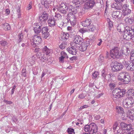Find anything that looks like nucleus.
<instances>
[{
    "label": "nucleus",
    "instance_id": "obj_1",
    "mask_svg": "<svg viewBox=\"0 0 134 134\" xmlns=\"http://www.w3.org/2000/svg\"><path fill=\"white\" fill-rule=\"evenodd\" d=\"M134 27L132 26L131 27L129 26L126 27L123 33V37L125 39L129 40L132 39L134 42Z\"/></svg>",
    "mask_w": 134,
    "mask_h": 134
},
{
    "label": "nucleus",
    "instance_id": "obj_2",
    "mask_svg": "<svg viewBox=\"0 0 134 134\" xmlns=\"http://www.w3.org/2000/svg\"><path fill=\"white\" fill-rule=\"evenodd\" d=\"M125 93V90H120L118 88H115L112 92L113 97L116 98H119L122 97Z\"/></svg>",
    "mask_w": 134,
    "mask_h": 134
},
{
    "label": "nucleus",
    "instance_id": "obj_3",
    "mask_svg": "<svg viewBox=\"0 0 134 134\" xmlns=\"http://www.w3.org/2000/svg\"><path fill=\"white\" fill-rule=\"evenodd\" d=\"M123 106L126 108H130L134 106V100L132 97L127 98L123 100Z\"/></svg>",
    "mask_w": 134,
    "mask_h": 134
},
{
    "label": "nucleus",
    "instance_id": "obj_4",
    "mask_svg": "<svg viewBox=\"0 0 134 134\" xmlns=\"http://www.w3.org/2000/svg\"><path fill=\"white\" fill-rule=\"evenodd\" d=\"M110 54L111 57L114 59L119 58L122 55L119 48L117 47H114L110 50Z\"/></svg>",
    "mask_w": 134,
    "mask_h": 134
},
{
    "label": "nucleus",
    "instance_id": "obj_5",
    "mask_svg": "<svg viewBox=\"0 0 134 134\" xmlns=\"http://www.w3.org/2000/svg\"><path fill=\"white\" fill-rule=\"evenodd\" d=\"M112 67V70L113 71L116 72L121 70L123 68V66L121 63L115 62H112L111 64Z\"/></svg>",
    "mask_w": 134,
    "mask_h": 134
},
{
    "label": "nucleus",
    "instance_id": "obj_6",
    "mask_svg": "<svg viewBox=\"0 0 134 134\" xmlns=\"http://www.w3.org/2000/svg\"><path fill=\"white\" fill-rule=\"evenodd\" d=\"M58 10L62 14H66L67 12L68 11V5L66 3H61L59 8Z\"/></svg>",
    "mask_w": 134,
    "mask_h": 134
},
{
    "label": "nucleus",
    "instance_id": "obj_7",
    "mask_svg": "<svg viewBox=\"0 0 134 134\" xmlns=\"http://www.w3.org/2000/svg\"><path fill=\"white\" fill-rule=\"evenodd\" d=\"M111 15L113 19L117 20L121 19L123 18L122 17L123 14L119 11H114L112 12Z\"/></svg>",
    "mask_w": 134,
    "mask_h": 134
},
{
    "label": "nucleus",
    "instance_id": "obj_8",
    "mask_svg": "<svg viewBox=\"0 0 134 134\" xmlns=\"http://www.w3.org/2000/svg\"><path fill=\"white\" fill-rule=\"evenodd\" d=\"M69 14H68L67 15L66 19L67 20V22H70L71 24L73 26H74L76 23V19L75 16L74 15L71 14L70 15Z\"/></svg>",
    "mask_w": 134,
    "mask_h": 134
},
{
    "label": "nucleus",
    "instance_id": "obj_9",
    "mask_svg": "<svg viewBox=\"0 0 134 134\" xmlns=\"http://www.w3.org/2000/svg\"><path fill=\"white\" fill-rule=\"evenodd\" d=\"M113 76H110V77L108 80L107 84L109 85L111 89H112L116 86V81L114 80Z\"/></svg>",
    "mask_w": 134,
    "mask_h": 134
},
{
    "label": "nucleus",
    "instance_id": "obj_10",
    "mask_svg": "<svg viewBox=\"0 0 134 134\" xmlns=\"http://www.w3.org/2000/svg\"><path fill=\"white\" fill-rule=\"evenodd\" d=\"M84 4V9H85L92 8L95 4L94 0H86Z\"/></svg>",
    "mask_w": 134,
    "mask_h": 134
},
{
    "label": "nucleus",
    "instance_id": "obj_11",
    "mask_svg": "<svg viewBox=\"0 0 134 134\" xmlns=\"http://www.w3.org/2000/svg\"><path fill=\"white\" fill-rule=\"evenodd\" d=\"M91 129L90 132L85 133L84 134H95L97 132L98 127L94 123L91 124Z\"/></svg>",
    "mask_w": 134,
    "mask_h": 134
},
{
    "label": "nucleus",
    "instance_id": "obj_12",
    "mask_svg": "<svg viewBox=\"0 0 134 134\" xmlns=\"http://www.w3.org/2000/svg\"><path fill=\"white\" fill-rule=\"evenodd\" d=\"M115 3H114L111 5L112 8L117 10H121L122 8L123 5L121 2L115 1Z\"/></svg>",
    "mask_w": 134,
    "mask_h": 134
},
{
    "label": "nucleus",
    "instance_id": "obj_13",
    "mask_svg": "<svg viewBox=\"0 0 134 134\" xmlns=\"http://www.w3.org/2000/svg\"><path fill=\"white\" fill-rule=\"evenodd\" d=\"M83 40L80 36L76 35L74 38V42L75 43L74 45L76 44H83Z\"/></svg>",
    "mask_w": 134,
    "mask_h": 134
},
{
    "label": "nucleus",
    "instance_id": "obj_14",
    "mask_svg": "<svg viewBox=\"0 0 134 134\" xmlns=\"http://www.w3.org/2000/svg\"><path fill=\"white\" fill-rule=\"evenodd\" d=\"M129 5L126 4L123 5L122 7L123 10V15L125 16L129 14L131 12V10L128 8Z\"/></svg>",
    "mask_w": 134,
    "mask_h": 134
},
{
    "label": "nucleus",
    "instance_id": "obj_15",
    "mask_svg": "<svg viewBox=\"0 0 134 134\" xmlns=\"http://www.w3.org/2000/svg\"><path fill=\"white\" fill-rule=\"evenodd\" d=\"M68 12H69V14H71V13L73 15L74 14H76L77 12V10L76 8V7H75L73 5H70V4H68Z\"/></svg>",
    "mask_w": 134,
    "mask_h": 134
},
{
    "label": "nucleus",
    "instance_id": "obj_16",
    "mask_svg": "<svg viewBox=\"0 0 134 134\" xmlns=\"http://www.w3.org/2000/svg\"><path fill=\"white\" fill-rule=\"evenodd\" d=\"M77 48L76 45H74V46H72L70 48H67V51L70 54L73 55H75L77 52L76 48Z\"/></svg>",
    "mask_w": 134,
    "mask_h": 134
},
{
    "label": "nucleus",
    "instance_id": "obj_17",
    "mask_svg": "<svg viewBox=\"0 0 134 134\" xmlns=\"http://www.w3.org/2000/svg\"><path fill=\"white\" fill-rule=\"evenodd\" d=\"M42 25L40 23H35L34 25V30L35 33H39L41 31Z\"/></svg>",
    "mask_w": 134,
    "mask_h": 134
},
{
    "label": "nucleus",
    "instance_id": "obj_18",
    "mask_svg": "<svg viewBox=\"0 0 134 134\" xmlns=\"http://www.w3.org/2000/svg\"><path fill=\"white\" fill-rule=\"evenodd\" d=\"M52 1V0H42L41 4L46 8H48L51 5L50 4Z\"/></svg>",
    "mask_w": 134,
    "mask_h": 134
},
{
    "label": "nucleus",
    "instance_id": "obj_19",
    "mask_svg": "<svg viewBox=\"0 0 134 134\" xmlns=\"http://www.w3.org/2000/svg\"><path fill=\"white\" fill-rule=\"evenodd\" d=\"M127 115H128V117L132 121H134V110H128L127 112Z\"/></svg>",
    "mask_w": 134,
    "mask_h": 134
},
{
    "label": "nucleus",
    "instance_id": "obj_20",
    "mask_svg": "<svg viewBox=\"0 0 134 134\" xmlns=\"http://www.w3.org/2000/svg\"><path fill=\"white\" fill-rule=\"evenodd\" d=\"M34 43L39 44L41 41V38L40 36L35 35L33 37Z\"/></svg>",
    "mask_w": 134,
    "mask_h": 134
},
{
    "label": "nucleus",
    "instance_id": "obj_21",
    "mask_svg": "<svg viewBox=\"0 0 134 134\" xmlns=\"http://www.w3.org/2000/svg\"><path fill=\"white\" fill-rule=\"evenodd\" d=\"M128 72L125 71H123L121 72L118 76V79L119 80L122 81L123 80H124V79L127 75V74H128Z\"/></svg>",
    "mask_w": 134,
    "mask_h": 134
},
{
    "label": "nucleus",
    "instance_id": "obj_22",
    "mask_svg": "<svg viewBox=\"0 0 134 134\" xmlns=\"http://www.w3.org/2000/svg\"><path fill=\"white\" fill-rule=\"evenodd\" d=\"M55 21L54 18H49L47 21L49 26L51 27L54 26L55 25Z\"/></svg>",
    "mask_w": 134,
    "mask_h": 134
},
{
    "label": "nucleus",
    "instance_id": "obj_23",
    "mask_svg": "<svg viewBox=\"0 0 134 134\" xmlns=\"http://www.w3.org/2000/svg\"><path fill=\"white\" fill-rule=\"evenodd\" d=\"M102 80L104 82H105L107 80L106 77H108V75L107 74V73L103 69L102 71Z\"/></svg>",
    "mask_w": 134,
    "mask_h": 134
},
{
    "label": "nucleus",
    "instance_id": "obj_24",
    "mask_svg": "<svg viewBox=\"0 0 134 134\" xmlns=\"http://www.w3.org/2000/svg\"><path fill=\"white\" fill-rule=\"evenodd\" d=\"M124 79L122 81L124 82L125 84H127L130 81L131 78L128 73L127 74V75Z\"/></svg>",
    "mask_w": 134,
    "mask_h": 134
},
{
    "label": "nucleus",
    "instance_id": "obj_25",
    "mask_svg": "<svg viewBox=\"0 0 134 134\" xmlns=\"http://www.w3.org/2000/svg\"><path fill=\"white\" fill-rule=\"evenodd\" d=\"M91 20L90 19H86L84 21V27H87V28H89V26L91 23Z\"/></svg>",
    "mask_w": 134,
    "mask_h": 134
},
{
    "label": "nucleus",
    "instance_id": "obj_26",
    "mask_svg": "<svg viewBox=\"0 0 134 134\" xmlns=\"http://www.w3.org/2000/svg\"><path fill=\"white\" fill-rule=\"evenodd\" d=\"M69 35L67 33L64 32L63 33V35L62 37V38L63 41H66L68 40L69 37Z\"/></svg>",
    "mask_w": 134,
    "mask_h": 134
},
{
    "label": "nucleus",
    "instance_id": "obj_27",
    "mask_svg": "<svg viewBox=\"0 0 134 134\" xmlns=\"http://www.w3.org/2000/svg\"><path fill=\"white\" fill-rule=\"evenodd\" d=\"M1 25L3 26V28L5 30H9L10 29V26L8 23H6L4 24L2 23Z\"/></svg>",
    "mask_w": 134,
    "mask_h": 134
},
{
    "label": "nucleus",
    "instance_id": "obj_28",
    "mask_svg": "<svg viewBox=\"0 0 134 134\" xmlns=\"http://www.w3.org/2000/svg\"><path fill=\"white\" fill-rule=\"evenodd\" d=\"M81 0H73L72 3H73L74 5H75L76 7H79L81 5Z\"/></svg>",
    "mask_w": 134,
    "mask_h": 134
},
{
    "label": "nucleus",
    "instance_id": "obj_29",
    "mask_svg": "<svg viewBox=\"0 0 134 134\" xmlns=\"http://www.w3.org/2000/svg\"><path fill=\"white\" fill-rule=\"evenodd\" d=\"M18 39L17 40V42L18 43H19L23 40V34L22 32L21 33H19V34L18 36Z\"/></svg>",
    "mask_w": 134,
    "mask_h": 134
},
{
    "label": "nucleus",
    "instance_id": "obj_30",
    "mask_svg": "<svg viewBox=\"0 0 134 134\" xmlns=\"http://www.w3.org/2000/svg\"><path fill=\"white\" fill-rule=\"evenodd\" d=\"M125 21L126 23H129L131 24L133 22V18L132 17L129 18V17H127L125 19Z\"/></svg>",
    "mask_w": 134,
    "mask_h": 134
},
{
    "label": "nucleus",
    "instance_id": "obj_31",
    "mask_svg": "<svg viewBox=\"0 0 134 134\" xmlns=\"http://www.w3.org/2000/svg\"><path fill=\"white\" fill-rule=\"evenodd\" d=\"M117 112L119 114H122L124 113L123 108L121 107L118 106L116 107Z\"/></svg>",
    "mask_w": 134,
    "mask_h": 134
},
{
    "label": "nucleus",
    "instance_id": "obj_32",
    "mask_svg": "<svg viewBox=\"0 0 134 134\" xmlns=\"http://www.w3.org/2000/svg\"><path fill=\"white\" fill-rule=\"evenodd\" d=\"M91 124L89 125H86L84 126V131L86 132H87V133H89V132H90V131L91 130Z\"/></svg>",
    "mask_w": 134,
    "mask_h": 134
},
{
    "label": "nucleus",
    "instance_id": "obj_33",
    "mask_svg": "<svg viewBox=\"0 0 134 134\" xmlns=\"http://www.w3.org/2000/svg\"><path fill=\"white\" fill-rule=\"evenodd\" d=\"M38 21L39 22V23H40V24L42 25L44 24L47 21V20L44 19L42 17L40 16L39 17V19L38 20Z\"/></svg>",
    "mask_w": 134,
    "mask_h": 134
},
{
    "label": "nucleus",
    "instance_id": "obj_34",
    "mask_svg": "<svg viewBox=\"0 0 134 134\" xmlns=\"http://www.w3.org/2000/svg\"><path fill=\"white\" fill-rule=\"evenodd\" d=\"M62 16L59 13H55V15L54 16V18H53L56 21L58 20H59L61 19Z\"/></svg>",
    "mask_w": 134,
    "mask_h": 134
},
{
    "label": "nucleus",
    "instance_id": "obj_35",
    "mask_svg": "<svg viewBox=\"0 0 134 134\" xmlns=\"http://www.w3.org/2000/svg\"><path fill=\"white\" fill-rule=\"evenodd\" d=\"M43 52L44 53H45L46 55H47L50 53L51 51L46 46H45L43 49Z\"/></svg>",
    "mask_w": 134,
    "mask_h": 134
},
{
    "label": "nucleus",
    "instance_id": "obj_36",
    "mask_svg": "<svg viewBox=\"0 0 134 134\" xmlns=\"http://www.w3.org/2000/svg\"><path fill=\"white\" fill-rule=\"evenodd\" d=\"M48 14L44 12H43V13L41 16H40L42 17V18L47 20L48 19Z\"/></svg>",
    "mask_w": 134,
    "mask_h": 134
},
{
    "label": "nucleus",
    "instance_id": "obj_37",
    "mask_svg": "<svg viewBox=\"0 0 134 134\" xmlns=\"http://www.w3.org/2000/svg\"><path fill=\"white\" fill-rule=\"evenodd\" d=\"M127 26H126L125 27H123V26L121 27L120 26H119L117 27V29L118 31L119 32H121L123 31V33L124 31L125 30V28Z\"/></svg>",
    "mask_w": 134,
    "mask_h": 134
},
{
    "label": "nucleus",
    "instance_id": "obj_38",
    "mask_svg": "<svg viewBox=\"0 0 134 134\" xmlns=\"http://www.w3.org/2000/svg\"><path fill=\"white\" fill-rule=\"evenodd\" d=\"M66 45V42L65 41L61 43V44L59 46V47L61 49H63L65 48Z\"/></svg>",
    "mask_w": 134,
    "mask_h": 134
},
{
    "label": "nucleus",
    "instance_id": "obj_39",
    "mask_svg": "<svg viewBox=\"0 0 134 134\" xmlns=\"http://www.w3.org/2000/svg\"><path fill=\"white\" fill-rule=\"evenodd\" d=\"M42 37L43 38L46 39L49 36V34L48 32H44L42 33Z\"/></svg>",
    "mask_w": 134,
    "mask_h": 134
},
{
    "label": "nucleus",
    "instance_id": "obj_40",
    "mask_svg": "<svg viewBox=\"0 0 134 134\" xmlns=\"http://www.w3.org/2000/svg\"><path fill=\"white\" fill-rule=\"evenodd\" d=\"M130 60L131 61L134 60V50H132L130 53Z\"/></svg>",
    "mask_w": 134,
    "mask_h": 134
},
{
    "label": "nucleus",
    "instance_id": "obj_41",
    "mask_svg": "<svg viewBox=\"0 0 134 134\" xmlns=\"http://www.w3.org/2000/svg\"><path fill=\"white\" fill-rule=\"evenodd\" d=\"M48 30L49 29L47 27L43 26L42 27L41 31H42L41 33H43L44 32H48Z\"/></svg>",
    "mask_w": 134,
    "mask_h": 134
},
{
    "label": "nucleus",
    "instance_id": "obj_42",
    "mask_svg": "<svg viewBox=\"0 0 134 134\" xmlns=\"http://www.w3.org/2000/svg\"><path fill=\"white\" fill-rule=\"evenodd\" d=\"M127 93L129 95L134 96V90L130 89L128 91Z\"/></svg>",
    "mask_w": 134,
    "mask_h": 134
},
{
    "label": "nucleus",
    "instance_id": "obj_43",
    "mask_svg": "<svg viewBox=\"0 0 134 134\" xmlns=\"http://www.w3.org/2000/svg\"><path fill=\"white\" fill-rule=\"evenodd\" d=\"M89 27H89L88 28H87L88 29H87L86 28L84 29V32H88L91 31H93L95 29V28L94 27H92L90 28Z\"/></svg>",
    "mask_w": 134,
    "mask_h": 134
},
{
    "label": "nucleus",
    "instance_id": "obj_44",
    "mask_svg": "<svg viewBox=\"0 0 134 134\" xmlns=\"http://www.w3.org/2000/svg\"><path fill=\"white\" fill-rule=\"evenodd\" d=\"M67 131L68 134H72V133H74V130L71 128H68Z\"/></svg>",
    "mask_w": 134,
    "mask_h": 134
},
{
    "label": "nucleus",
    "instance_id": "obj_45",
    "mask_svg": "<svg viewBox=\"0 0 134 134\" xmlns=\"http://www.w3.org/2000/svg\"><path fill=\"white\" fill-rule=\"evenodd\" d=\"M99 75V73L97 71H95L93 74L92 78L93 79H96L98 77V76Z\"/></svg>",
    "mask_w": 134,
    "mask_h": 134
},
{
    "label": "nucleus",
    "instance_id": "obj_46",
    "mask_svg": "<svg viewBox=\"0 0 134 134\" xmlns=\"http://www.w3.org/2000/svg\"><path fill=\"white\" fill-rule=\"evenodd\" d=\"M0 44L2 46H4L7 45V42L4 40L0 41Z\"/></svg>",
    "mask_w": 134,
    "mask_h": 134
},
{
    "label": "nucleus",
    "instance_id": "obj_47",
    "mask_svg": "<svg viewBox=\"0 0 134 134\" xmlns=\"http://www.w3.org/2000/svg\"><path fill=\"white\" fill-rule=\"evenodd\" d=\"M90 44L88 40H87L86 38L84 39V47H87Z\"/></svg>",
    "mask_w": 134,
    "mask_h": 134
},
{
    "label": "nucleus",
    "instance_id": "obj_48",
    "mask_svg": "<svg viewBox=\"0 0 134 134\" xmlns=\"http://www.w3.org/2000/svg\"><path fill=\"white\" fill-rule=\"evenodd\" d=\"M104 57L103 55H100L98 59L99 61L100 62H103L104 60Z\"/></svg>",
    "mask_w": 134,
    "mask_h": 134
},
{
    "label": "nucleus",
    "instance_id": "obj_49",
    "mask_svg": "<svg viewBox=\"0 0 134 134\" xmlns=\"http://www.w3.org/2000/svg\"><path fill=\"white\" fill-rule=\"evenodd\" d=\"M42 57H41V60L42 62H44V60H43L42 59H43L44 60H46V56L47 55H46V54H44V53L43 52L42 53Z\"/></svg>",
    "mask_w": 134,
    "mask_h": 134
},
{
    "label": "nucleus",
    "instance_id": "obj_50",
    "mask_svg": "<svg viewBox=\"0 0 134 134\" xmlns=\"http://www.w3.org/2000/svg\"><path fill=\"white\" fill-rule=\"evenodd\" d=\"M60 54L62 56L66 58L67 59L68 58V57L67 55V54L64 51H62L60 53Z\"/></svg>",
    "mask_w": 134,
    "mask_h": 134
},
{
    "label": "nucleus",
    "instance_id": "obj_51",
    "mask_svg": "<svg viewBox=\"0 0 134 134\" xmlns=\"http://www.w3.org/2000/svg\"><path fill=\"white\" fill-rule=\"evenodd\" d=\"M129 70H130L131 71L134 70V65L131 63H130V65L129 66Z\"/></svg>",
    "mask_w": 134,
    "mask_h": 134
},
{
    "label": "nucleus",
    "instance_id": "obj_52",
    "mask_svg": "<svg viewBox=\"0 0 134 134\" xmlns=\"http://www.w3.org/2000/svg\"><path fill=\"white\" fill-rule=\"evenodd\" d=\"M122 115L121 116V118L122 119V120H126L127 117H128V115L127 114H125L124 113H123V114H122Z\"/></svg>",
    "mask_w": 134,
    "mask_h": 134
},
{
    "label": "nucleus",
    "instance_id": "obj_53",
    "mask_svg": "<svg viewBox=\"0 0 134 134\" xmlns=\"http://www.w3.org/2000/svg\"><path fill=\"white\" fill-rule=\"evenodd\" d=\"M26 70L25 69H23L22 70L21 73L22 75V76H23L24 77H26Z\"/></svg>",
    "mask_w": 134,
    "mask_h": 134
},
{
    "label": "nucleus",
    "instance_id": "obj_54",
    "mask_svg": "<svg viewBox=\"0 0 134 134\" xmlns=\"http://www.w3.org/2000/svg\"><path fill=\"white\" fill-rule=\"evenodd\" d=\"M83 44H83H80V46L79 47V49L80 51H84Z\"/></svg>",
    "mask_w": 134,
    "mask_h": 134
},
{
    "label": "nucleus",
    "instance_id": "obj_55",
    "mask_svg": "<svg viewBox=\"0 0 134 134\" xmlns=\"http://www.w3.org/2000/svg\"><path fill=\"white\" fill-rule=\"evenodd\" d=\"M43 52H37L36 54V56L38 58H40L42 56V53Z\"/></svg>",
    "mask_w": 134,
    "mask_h": 134
},
{
    "label": "nucleus",
    "instance_id": "obj_56",
    "mask_svg": "<svg viewBox=\"0 0 134 134\" xmlns=\"http://www.w3.org/2000/svg\"><path fill=\"white\" fill-rule=\"evenodd\" d=\"M121 127L122 128H126L127 124L125 123L124 122H122L120 124Z\"/></svg>",
    "mask_w": 134,
    "mask_h": 134
},
{
    "label": "nucleus",
    "instance_id": "obj_57",
    "mask_svg": "<svg viewBox=\"0 0 134 134\" xmlns=\"http://www.w3.org/2000/svg\"><path fill=\"white\" fill-rule=\"evenodd\" d=\"M129 134H132L134 133V129L132 128L127 131Z\"/></svg>",
    "mask_w": 134,
    "mask_h": 134
},
{
    "label": "nucleus",
    "instance_id": "obj_58",
    "mask_svg": "<svg viewBox=\"0 0 134 134\" xmlns=\"http://www.w3.org/2000/svg\"><path fill=\"white\" fill-rule=\"evenodd\" d=\"M132 128V125L131 124H127V126L126 129L128 131Z\"/></svg>",
    "mask_w": 134,
    "mask_h": 134
},
{
    "label": "nucleus",
    "instance_id": "obj_59",
    "mask_svg": "<svg viewBox=\"0 0 134 134\" xmlns=\"http://www.w3.org/2000/svg\"><path fill=\"white\" fill-rule=\"evenodd\" d=\"M79 31L82 34L84 33V29L83 28H82L81 26H80V27H79Z\"/></svg>",
    "mask_w": 134,
    "mask_h": 134
},
{
    "label": "nucleus",
    "instance_id": "obj_60",
    "mask_svg": "<svg viewBox=\"0 0 134 134\" xmlns=\"http://www.w3.org/2000/svg\"><path fill=\"white\" fill-rule=\"evenodd\" d=\"M32 7L31 2H30L29 4L28 5V6L27 7L26 9L27 10H29Z\"/></svg>",
    "mask_w": 134,
    "mask_h": 134
},
{
    "label": "nucleus",
    "instance_id": "obj_61",
    "mask_svg": "<svg viewBox=\"0 0 134 134\" xmlns=\"http://www.w3.org/2000/svg\"><path fill=\"white\" fill-rule=\"evenodd\" d=\"M77 57L75 56H73L71 58H70V60L72 61V62H73L74 60H76V59Z\"/></svg>",
    "mask_w": 134,
    "mask_h": 134
},
{
    "label": "nucleus",
    "instance_id": "obj_62",
    "mask_svg": "<svg viewBox=\"0 0 134 134\" xmlns=\"http://www.w3.org/2000/svg\"><path fill=\"white\" fill-rule=\"evenodd\" d=\"M116 134H125V133L123 132L121 130H118L117 131Z\"/></svg>",
    "mask_w": 134,
    "mask_h": 134
},
{
    "label": "nucleus",
    "instance_id": "obj_63",
    "mask_svg": "<svg viewBox=\"0 0 134 134\" xmlns=\"http://www.w3.org/2000/svg\"><path fill=\"white\" fill-rule=\"evenodd\" d=\"M16 87V86L15 85H14L13 87V88L11 90V94L12 95L14 93V91H15V89Z\"/></svg>",
    "mask_w": 134,
    "mask_h": 134
},
{
    "label": "nucleus",
    "instance_id": "obj_64",
    "mask_svg": "<svg viewBox=\"0 0 134 134\" xmlns=\"http://www.w3.org/2000/svg\"><path fill=\"white\" fill-rule=\"evenodd\" d=\"M65 58L63 57V56H61L59 58V61L62 62H63V60Z\"/></svg>",
    "mask_w": 134,
    "mask_h": 134
}]
</instances>
